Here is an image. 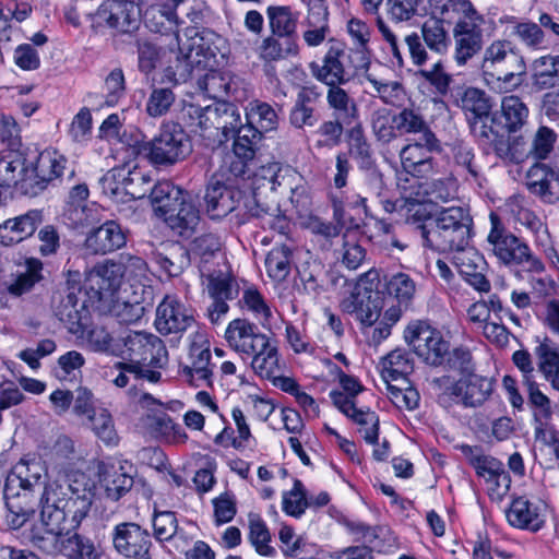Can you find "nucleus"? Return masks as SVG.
Wrapping results in <instances>:
<instances>
[{
  "mask_svg": "<svg viewBox=\"0 0 559 559\" xmlns=\"http://www.w3.org/2000/svg\"><path fill=\"white\" fill-rule=\"evenodd\" d=\"M206 290L211 298L234 299L237 289L233 275L227 270H214L206 276Z\"/></svg>",
  "mask_w": 559,
  "mask_h": 559,
  "instance_id": "bf43d9fd",
  "label": "nucleus"
},
{
  "mask_svg": "<svg viewBox=\"0 0 559 559\" xmlns=\"http://www.w3.org/2000/svg\"><path fill=\"white\" fill-rule=\"evenodd\" d=\"M126 242V231L120 224L107 221L87 235L84 247L88 253L106 254L120 249Z\"/></svg>",
  "mask_w": 559,
  "mask_h": 559,
  "instance_id": "b1692460",
  "label": "nucleus"
},
{
  "mask_svg": "<svg viewBox=\"0 0 559 559\" xmlns=\"http://www.w3.org/2000/svg\"><path fill=\"white\" fill-rule=\"evenodd\" d=\"M37 171L46 187L63 175L67 158L55 150H45L35 159Z\"/></svg>",
  "mask_w": 559,
  "mask_h": 559,
  "instance_id": "a18cd8bd",
  "label": "nucleus"
},
{
  "mask_svg": "<svg viewBox=\"0 0 559 559\" xmlns=\"http://www.w3.org/2000/svg\"><path fill=\"white\" fill-rule=\"evenodd\" d=\"M91 428L106 445H117L119 437L111 414L106 408H97L90 415Z\"/></svg>",
  "mask_w": 559,
  "mask_h": 559,
  "instance_id": "4d7b16f0",
  "label": "nucleus"
},
{
  "mask_svg": "<svg viewBox=\"0 0 559 559\" xmlns=\"http://www.w3.org/2000/svg\"><path fill=\"white\" fill-rule=\"evenodd\" d=\"M321 93L317 86H302L297 93L296 100L289 110V123L296 129L312 128L319 121L316 109Z\"/></svg>",
  "mask_w": 559,
  "mask_h": 559,
  "instance_id": "cd10ccee",
  "label": "nucleus"
},
{
  "mask_svg": "<svg viewBox=\"0 0 559 559\" xmlns=\"http://www.w3.org/2000/svg\"><path fill=\"white\" fill-rule=\"evenodd\" d=\"M491 228L487 236L488 250L497 258L498 262L507 267H523L530 273H543L545 265L536 257L530 246L507 230L499 217L490 214Z\"/></svg>",
  "mask_w": 559,
  "mask_h": 559,
  "instance_id": "0eeeda50",
  "label": "nucleus"
},
{
  "mask_svg": "<svg viewBox=\"0 0 559 559\" xmlns=\"http://www.w3.org/2000/svg\"><path fill=\"white\" fill-rule=\"evenodd\" d=\"M192 151L188 133L180 123L164 122L158 135L141 146V153L157 167H168L183 160Z\"/></svg>",
  "mask_w": 559,
  "mask_h": 559,
  "instance_id": "1a4fd4ad",
  "label": "nucleus"
},
{
  "mask_svg": "<svg viewBox=\"0 0 559 559\" xmlns=\"http://www.w3.org/2000/svg\"><path fill=\"white\" fill-rule=\"evenodd\" d=\"M290 250L285 247L273 248L265 259V269L267 275L275 282L281 283L287 278L290 273Z\"/></svg>",
  "mask_w": 559,
  "mask_h": 559,
  "instance_id": "13d9d810",
  "label": "nucleus"
},
{
  "mask_svg": "<svg viewBox=\"0 0 559 559\" xmlns=\"http://www.w3.org/2000/svg\"><path fill=\"white\" fill-rule=\"evenodd\" d=\"M66 548L64 556L68 559H100L102 552L97 549L94 542L78 532L66 533Z\"/></svg>",
  "mask_w": 559,
  "mask_h": 559,
  "instance_id": "09e8293b",
  "label": "nucleus"
},
{
  "mask_svg": "<svg viewBox=\"0 0 559 559\" xmlns=\"http://www.w3.org/2000/svg\"><path fill=\"white\" fill-rule=\"evenodd\" d=\"M148 193L151 203L159 217L177 205L183 197H187L182 189L168 180L158 181Z\"/></svg>",
  "mask_w": 559,
  "mask_h": 559,
  "instance_id": "ea45409f",
  "label": "nucleus"
},
{
  "mask_svg": "<svg viewBox=\"0 0 559 559\" xmlns=\"http://www.w3.org/2000/svg\"><path fill=\"white\" fill-rule=\"evenodd\" d=\"M507 520L515 528L534 533L545 525V520L539 513L538 507L525 497H516L512 500L507 510Z\"/></svg>",
  "mask_w": 559,
  "mask_h": 559,
  "instance_id": "c756f323",
  "label": "nucleus"
},
{
  "mask_svg": "<svg viewBox=\"0 0 559 559\" xmlns=\"http://www.w3.org/2000/svg\"><path fill=\"white\" fill-rule=\"evenodd\" d=\"M270 337L259 326L247 319L231 320L225 330V340L229 347L240 355L249 357L267 344Z\"/></svg>",
  "mask_w": 559,
  "mask_h": 559,
  "instance_id": "412c9836",
  "label": "nucleus"
},
{
  "mask_svg": "<svg viewBox=\"0 0 559 559\" xmlns=\"http://www.w3.org/2000/svg\"><path fill=\"white\" fill-rule=\"evenodd\" d=\"M481 71L497 81L500 92H510L522 84L526 63L512 41L496 39L484 51Z\"/></svg>",
  "mask_w": 559,
  "mask_h": 559,
  "instance_id": "39448f33",
  "label": "nucleus"
},
{
  "mask_svg": "<svg viewBox=\"0 0 559 559\" xmlns=\"http://www.w3.org/2000/svg\"><path fill=\"white\" fill-rule=\"evenodd\" d=\"M538 358V370L545 376L559 369V346L548 336H545L535 348Z\"/></svg>",
  "mask_w": 559,
  "mask_h": 559,
  "instance_id": "69168bd1",
  "label": "nucleus"
},
{
  "mask_svg": "<svg viewBox=\"0 0 559 559\" xmlns=\"http://www.w3.org/2000/svg\"><path fill=\"white\" fill-rule=\"evenodd\" d=\"M523 385L526 389L528 404L534 407V427L538 426V421L543 424L550 423L552 417L550 399L540 391L539 384L535 380L527 379Z\"/></svg>",
  "mask_w": 559,
  "mask_h": 559,
  "instance_id": "de8ad7c7",
  "label": "nucleus"
},
{
  "mask_svg": "<svg viewBox=\"0 0 559 559\" xmlns=\"http://www.w3.org/2000/svg\"><path fill=\"white\" fill-rule=\"evenodd\" d=\"M43 263L36 258H28L25 261V271L8 287V292L13 296H22L28 293L36 283L43 280Z\"/></svg>",
  "mask_w": 559,
  "mask_h": 559,
  "instance_id": "864d4df0",
  "label": "nucleus"
},
{
  "mask_svg": "<svg viewBox=\"0 0 559 559\" xmlns=\"http://www.w3.org/2000/svg\"><path fill=\"white\" fill-rule=\"evenodd\" d=\"M182 40L178 43L183 55L182 60L178 58L176 70L168 67L164 71V81L178 85L186 82L191 74L193 67L207 68L210 62L216 58L221 37L207 28L186 27L181 34Z\"/></svg>",
  "mask_w": 559,
  "mask_h": 559,
  "instance_id": "20e7f679",
  "label": "nucleus"
},
{
  "mask_svg": "<svg viewBox=\"0 0 559 559\" xmlns=\"http://www.w3.org/2000/svg\"><path fill=\"white\" fill-rule=\"evenodd\" d=\"M126 362H119L130 373L142 371V367L164 368L168 353L163 341L147 332L131 331L119 341L117 355Z\"/></svg>",
  "mask_w": 559,
  "mask_h": 559,
  "instance_id": "6e6552de",
  "label": "nucleus"
},
{
  "mask_svg": "<svg viewBox=\"0 0 559 559\" xmlns=\"http://www.w3.org/2000/svg\"><path fill=\"white\" fill-rule=\"evenodd\" d=\"M43 222L38 210H31L22 215L8 218L0 224V243L11 247L31 237Z\"/></svg>",
  "mask_w": 559,
  "mask_h": 559,
  "instance_id": "393cba45",
  "label": "nucleus"
},
{
  "mask_svg": "<svg viewBox=\"0 0 559 559\" xmlns=\"http://www.w3.org/2000/svg\"><path fill=\"white\" fill-rule=\"evenodd\" d=\"M526 187L543 203L559 202V180L556 174L545 166H533L527 173Z\"/></svg>",
  "mask_w": 559,
  "mask_h": 559,
  "instance_id": "c85d7f7f",
  "label": "nucleus"
},
{
  "mask_svg": "<svg viewBox=\"0 0 559 559\" xmlns=\"http://www.w3.org/2000/svg\"><path fill=\"white\" fill-rule=\"evenodd\" d=\"M432 17L441 22L468 19L479 14L469 0H430Z\"/></svg>",
  "mask_w": 559,
  "mask_h": 559,
  "instance_id": "4c0bfd02",
  "label": "nucleus"
},
{
  "mask_svg": "<svg viewBox=\"0 0 559 559\" xmlns=\"http://www.w3.org/2000/svg\"><path fill=\"white\" fill-rule=\"evenodd\" d=\"M27 157L24 153L15 150L0 152V187L13 189L21 174L25 170Z\"/></svg>",
  "mask_w": 559,
  "mask_h": 559,
  "instance_id": "e433bc0d",
  "label": "nucleus"
},
{
  "mask_svg": "<svg viewBox=\"0 0 559 559\" xmlns=\"http://www.w3.org/2000/svg\"><path fill=\"white\" fill-rule=\"evenodd\" d=\"M153 261L169 276H178L188 265V253L174 245L152 253Z\"/></svg>",
  "mask_w": 559,
  "mask_h": 559,
  "instance_id": "c03bdc74",
  "label": "nucleus"
},
{
  "mask_svg": "<svg viewBox=\"0 0 559 559\" xmlns=\"http://www.w3.org/2000/svg\"><path fill=\"white\" fill-rule=\"evenodd\" d=\"M194 324L193 310L174 295H166L156 308L155 326L163 335L181 334Z\"/></svg>",
  "mask_w": 559,
  "mask_h": 559,
  "instance_id": "2eb2a0df",
  "label": "nucleus"
},
{
  "mask_svg": "<svg viewBox=\"0 0 559 559\" xmlns=\"http://www.w3.org/2000/svg\"><path fill=\"white\" fill-rule=\"evenodd\" d=\"M56 317L72 334L83 329V319L86 317L84 301L80 300L74 292H69L55 310Z\"/></svg>",
  "mask_w": 559,
  "mask_h": 559,
  "instance_id": "c9c22d12",
  "label": "nucleus"
},
{
  "mask_svg": "<svg viewBox=\"0 0 559 559\" xmlns=\"http://www.w3.org/2000/svg\"><path fill=\"white\" fill-rule=\"evenodd\" d=\"M267 16L273 34L289 38L295 33L298 16L293 14L289 7H269Z\"/></svg>",
  "mask_w": 559,
  "mask_h": 559,
  "instance_id": "680f3d73",
  "label": "nucleus"
},
{
  "mask_svg": "<svg viewBox=\"0 0 559 559\" xmlns=\"http://www.w3.org/2000/svg\"><path fill=\"white\" fill-rule=\"evenodd\" d=\"M249 540L255 551L265 557H272L276 550L270 545L271 534L262 518L258 513L248 514Z\"/></svg>",
  "mask_w": 559,
  "mask_h": 559,
  "instance_id": "8fccbe9b",
  "label": "nucleus"
},
{
  "mask_svg": "<svg viewBox=\"0 0 559 559\" xmlns=\"http://www.w3.org/2000/svg\"><path fill=\"white\" fill-rule=\"evenodd\" d=\"M473 218L463 206L439 211L429 225L418 226L424 246L440 252L464 249L472 237Z\"/></svg>",
  "mask_w": 559,
  "mask_h": 559,
  "instance_id": "7ed1b4c3",
  "label": "nucleus"
},
{
  "mask_svg": "<svg viewBox=\"0 0 559 559\" xmlns=\"http://www.w3.org/2000/svg\"><path fill=\"white\" fill-rule=\"evenodd\" d=\"M394 121L399 132L418 134L420 139H426L427 144L435 142V133L430 129L419 107H415L413 104L403 107L394 115Z\"/></svg>",
  "mask_w": 559,
  "mask_h": 559,
  "instance_id": "473e14b6",
  "label": "nucleus"
},
{
  "mask_svg": "<svg viewBox=\"0 0 559 559\" xmlns=\"http://www.w3.org/2000/svg\"><path fill=\"white\" fill-rule=\"evenodd\" d=\"M251 367L261 378L270 380L281 372L280 354L275 343L267 340V344L251 354Z\"/></svg>",
  "mask_w": 559,
  "mask_h": 559,
  "instance_id": "58836bf2",
  "label": "nucleus"
},
{
  "mask_svg": "<svg viewBox=\"0 0 559 559\" xmlns=\"http://www.w3.org/2000/svg\"><path fill=\"white\" fill-rule=\"evenodd\" d=\"M246 118L261 133L275 130L278 124V117L274 108L270 104L259 100L249 104Z\"/></svg>",
  "mask_w": 559,
  "mask_h": 559,
  "instance_id": "603ef678",
  "label": "nucleus"
},
{
  "mask_svg": "<svg viewBox=\"0 0 559 559\" xmlns=\"http://www.w3.org/2000/svg\"><path fill=\"white\" fill-rule=\"evenodd\" d=\"M176 96L170 87H154L146 100L145 110L152 118H158L166 115Z\"/></svg>",
  "mask_w": 559,
  "mask_h": 559,
  "instance_id": "774afa93",
  "label": "nucleus"
},
{
  "mask_svg": "<svg viewBox=\"0 0 559 559\" xmlns=\"http://www.w3.org/2000/svg\"><path fill=\"white\" fill-rule=\"evenodd\" d=\"M435 389L438 391L437 400L443 407L453 404L465 408L483 406L492 395L495 381L492 378L478 373H467L454 380L450 376L433 379Z\"/></svg>",
  "mask_w": 559,
  "mask_h": 559,
  "instance_id": "423d86ee",
  "label": "nucleus"
},
{
  "mask_svg": "<svg viewBox=\"0 0 559 559\" xmlns=\"http://www.w3.org/2000/svg\"><path fill=\"white\" fill-rule=\"evenodd\" d=\"M211 349L207 341H193L189 348L188 362L181 365L180 374L195 388H212L215 365L211 361Z\"/></svg>",
  "mask_w": 559,
  "mask_h": 559,
  "instance_id": "dca6fc26",
  "label": "nucleus"
},
{
  "mask_svg": "<svg viewBox=\"0 0 559 559\" xmlns=\"http://www.w3.org/2000/svg\"><path fill=\"white\" fill-rule=\"evenodd\" d=\"M385 289L389 296L396 299L400 305H404L406 309L414 299L416 283L408 274L399 272L386 280Z\"/></svg>",
  "mask_w": 559,
  "mask_h": 559,
  "instance_id": "6e6d98bb",
  "label": "nucleus"
},
{
  "mask_svg": "<svg viewBox=\"0 0 559 559\" xmlns=\"http://www.w3.org/2000/svg\"><path fill=\"white\" fill-rule=\"evenodd\" d=\"M63 221L72 229H80L99 222V207L95 204H68Z\"/></svg>",
  "mask_w": 559,
  "mask_h": 559,
  "instance_id": "5fc2aeb1",
  "label": "nucleus"
},
{
  "mask_svg": "<svg viewBox=\"0 0 559 559\" xmlns=\"http://www.w3.org/2000/svg\"><path fill=\"white\" fill-rule=\"evenodd\" d=\"M95 15L99 22L122 34L136 31L141 22V10L131 0H105Z\"/></svg>",
  "mask_w": 559,
  "mask_h": 559,
  "instance_id": "a211bd4d",
  "label": "nucleus"
},
{
  "mask_svg": "<svg viewBox=\"0 0 559 559\" xmlns=\"http://www.w3.org/2000/svg\"><path fill=\"white\" fill-rule=\"evenodd\" d=\"M213 521L215 526L231 522L237 514V499L234 492L227 490L212 500Z\"/></svg>",
  "mask_w": 559,
  "mask_h": 559,
  "instance_id": "338daca9",
  "label": "nucleus"
},
{
  "mask_svg": "<svg viewBox=\"0 0 559 559\" xmlns=\"http://www.w3.org/2000/svg\"><path fill=\"white\" fill-rule=\"evenodd\" d=\"M257 193L254 192V206L249 207L251 216L261 218V225L263 228H269L277 231L278 234H285L289 227V221L284 214H281L278 207H263L257 201Z\"/></svg>",
  "mask_w": 559,
  "mask_h": 559,
  "instance_id": "0e129e2a",
  "label": "nucleus"
},
{
  "mask_svg": "<svg viewBox=\"0 0 559 559\" xmlns=\"http://www.w3.org/2000/svg\"><path fill=\"white\" fill-rule=\"evenodd\" d=\"M337 258L348 270H357L367 259V251L355 231L345 233L342 246L337 250Z\"/></svg>",
  "mask_w": 559,
  "mask_h": 559,
  "instance_id": "79ce46f5",
  "label": "nucleus"
},
{
  "mask_svg": "<svg viewBox=\"0 0 559 559\" xmlns=\"http://www.w3.org/2000/svg\"><path fill=\"white\" fill-rule=\"evenodd\" d=\"M503 211L513 218L514 222L528 229L535 237L548 228L532 210L530 200L523 194L509 197L503 204Z\"/></svg>",
  "mask_w": 559,
  "mask_h": 559,
  "instance_id": "7c9ffc66",
  "label": "nucleus"
},
{
  "mask_svg": "<svg viewBox=\"0 0 559 559\" xmlns=\"http://www.w3.org/2000/svg\"><path fill=\"white\" fill-rule=\"evenodd\" d=\"M152 178L148 173L138 166L133 168L115 167L107 171L100 183L105 193L117 195L122 189L133 199L144 198L151 190Z\"/></svg>",
  "mask_w": 559,
  "mask_h": 559,
  "instance_id": "4468645a",
  "label": "nucleus"
},
{
  "mask_svg": "<svg viewBox=\"0 0 559 559\" xmlns=\"http://www.w3.org/2000/svg\"><path fill=\"white\" fill-rule=\"evenodd\" d=\"M144 23L154 33L173 34L177 43L182 40L175 8L169 4L154 3L150 5L144 12Z\"/></svg>",
  "mask_w": 559,
  "mask_h": 559,
  "instance_id": "2f4dec72",
  "label": "nucleus"
},
{
  "mask_svg": "<svg viewBox=\"0 0 559 559\" xmlns=\"http://www.w3.org/2000/svg\"><path fill=\"white\" fill-rule=\"evenodd\" d=\"M241 191L212 179L205 190V212L211 219H221L237 210Z\"/></svg>",
  "mask_w": 559,
  "mask_h": 559,
  "instance_id": "5701e85b",
  "label": "nucleus"
},
{
  "mask_svg": "<svg viewBox=\"0 0 559 559\" xmlns=\"http://www.w3.org/2000/svg\"><path fill=\"white\" fill-rule=\"evenodd\" d=\"M46 188L35 163L27 160L23 175L21 174L13 188V193L33 198L40 194Z\"/></svg>",
  "mask_w": 559,
  "mask_h": 559,
  "instance_id": "e2e57ef3",
  "label": "nucleus"
},
{
  "mask_svg": "<svg viewBox=\"0 0 559 559\" xmlns=\"http://www.w3.org/2000/svg\"><path fill=\"white\" fill-rule=\"evenodd\" d=\"M95 485L86 474H76L64 480H55L40 496V518L46 535L37 538V546L50 556L64 555L66 533L80 527L88 515Z\"/></svg>",
  "mask_w": 559,
  "mask_h": 559,
  "instance_id": "f257e3e1",
  "label": "nucleus"
},
{
  "mask_svg": "<svg viewBox=\"0 0 559 559\" xmlns=\"http://www.w3.org/2000/svg\"><path fill=\"white\" fill-rule=\"evenodd\" d=\"M94 308L103 313L116 318L120 323H136L145 313V307L139 300L128 301L120 297H112L107 302H100Z\"/></svg>",
  "mask_w": 559,
  "mask_h": 559,
  "instance_id": "f704fd0d",
  "label": "nucleus"
},
{
  "mask_svg": "<svg viewBox=\"0 0 559 559\" xmlns=\"http://www.w3.org/2000/svg\"><path fill=\"white\" fill-rule=\"evenodd\" d=\"M88 282L92 307L100 302H107V300L116 297L118 288L124 282L123 273L117 259L107 260L95 266Z\"/></svg>",
  "mask_w": 559,
  "mask_h": 559,
  "instance_id": "4be33fe9",
  "label": "nucleus"
},
{
  "mask_svg": "<svg viewBox=\"0 0 559 559\" xmlns=\"http://www.w3.org/2000/svg\"><path fill=\"white\" fill-rule=\"evenodd\" d=\"M365 80L370 83L373 92L370 95L379 97L384 104L400 107L406 97V92L399 81H384L377 79L372 73H366Z\"/></svg>",
  "mask_w": 559,
  "mask_h": 559,
  "instance_id": "37998d69",
  "label": "nucleus"
},
{
  "mask_svg": "<svg viewBox=\"0 0 559 559\" xmlns=\"http://www.w3.org/2000/svg\"><path fill=\"white\" fill-rule=\"evenodd\" d=\"M452 96L454 105L462 109L474 134L489 139L492 130L484 124L483 120L487 119L492 110L491 97L484 90L473 86L459 87Z\"/></svg>",
  "mask_w": 559,
  "mask_h": 559,
  "instance_id": "f8f14e48",
  "label": "nucleus"
},
{
  "mask_svg": "<svg viewBox=\"0 0 559 559\" xmlns=\"http://www.w3.org/2000/svg\"><path fill=\"white\" fill-rule=\"evenodd\" d=\"M405 343L428 366L440 367L449 355L450 342L428 320L411 321L403 333Z\"/></svg>",
  "mask_w": 559,
  "mask_h": 559,
  "instance_id": "9d476101",
  "label": "nucleus"
},
{
  "mask_svg": "<svg viewBox=\"0 0 559 559\" xmlns=\"http://www.w3.org/2000/svg\"><path fill=\"white\" fill-rule=\"evenodd\" d=\"M437 136L435 142L427 144L426 139H418L414 143L405 145L400 153L403 169L416 178H428L437 173V165L431 156L433 151H439Z\"/></svg>",
  "mask_w": 559,
  "mask_h": 559,
  "instance_id": "6ab92c4d",
  "label": "nucleus"
},
{
  "mask_svg": "<svg viewBox=\"0 0 559 559\" xmlns=\"http://www.w3.org/2000/svg\"><path fill=\"white\" fill-rule=\"evenodd\" d=\"M425 45L433 52L445 53L450 45L448 32L437 17L426 20L421 26V35Z\"/></svg>",
  "mask_w": 559,
  "mask_h": 559,
  "instance_id": "3c124183",
  "label": "nucleus"
},
{
  "mask_svg": "<svg viewBox=\"0 0 559 559\" xmlns=\"http://www.w3.org/2000/svg\"><path fill=\"white\" fill-rule=\"evenodd\" d=\"M162 217L176 235L186 239L192 237L200 225V212L186 197L166 211Z\"/></svg>",
  "mask_w": 559,
  "mask_h": 559,
  "instance_id": "a878e982",
  "label": "nucleus"
},
{
  "mask_svg": "<svg viewBox=\"0 0 559 559\" xmlns=\"http://www.w3.org/2000/svg\"><path fill=\"white\" fill-rule=\"evenodd\" d=\"M81 472L48 479L46 463L41 459L23 457L11 469L4 484L8 508L7 521L11 528L22 527L40 507L39 500L45 487L55 480H64Z\"/></svg>",
  "mask_w": 559,
  "mask_h": 559,
  "instance_id": "f03ea898",
  "label": "nucleus"
},
{
  "mask_svg": "<svg viewBox=\"0 0 559 559\" xmlns=\"http://www.w3.org/2000/svg\"><path fill=\"white\" fill-rule=\"evenodd\" d=\"M381 376L385 382L405 379L413 370V362L406 350L397 348L389 353L380 362Z\"/></svg>",
  "mask_w": 559,
  "mask_h": 559,
  "instance_id": "a19ab883",
  "label": "nucleus"
},
{
  "mask_svg": "<svg viewBox=\"0 0 559 559\" xmlns=\"http://www.w3.org/2000/svg\"><path fill=\"white\" fill-rule=\"evenodd\" d=\"M344 55V46L340 41L330 40L329 49L323 58V64L312 62L310 69L312 75L328 86L341 85L348 82L344 66L341 61Z\"/></svg>",
  "mask_w": 559,
  "mask_h": 559,
  "instance_id": "bb28decb",
  "label": "nucleus"
},
{
  "mask_svg": "<svg viewBox=\"0 0 559 559\" xmlns=\"http://www.w3.org/2000/svg\"><path fill=\"white\" fill-rule=\"evenodd\" d=\"M329 108L333 110L335 119L346 126L359 121V109L356 100L341 85L329 86L326 93Z\"/></svg>",
  "mask_w": 559,
  "mask_h": 559,
  "instance_id": "72a5a7b5",
  "label": "nucleus"
},
{
  "mask_svg": "<svg viewBox=\"0 0 559 559\" xmlns=\"http://www.w3.org/2000/svg\"><path fill=\"white\" fill-rule=\"evenodd\" d=\"M501 112L504 118V127L509 132L520 130L528 118L527 106L515 95H509L502 98Z\"/></svg>",
  "mask_w": 559,
  "mask_h": 559,
  "instance_id": "49530a36",
  "label": "nucleus"
},
{
  "mask_svg": "<svg viewBox=\"0 0 559 559\" xmlns=\"http://www.w3.org/2000/svg\"><path fill=\"white\" fill-rule=\"evenodd\" d=\"M132 468L127 462L118 460H104L97 464L98 485L107 499L118 501L133 487V477L127 472Z\"/></svg>",
  "mask_w": 559,
  "mask_h": 559,
  "instance_id": "aec40b11",
  "label": "nucleus"
},
{
  "mask_svg": "<svg viewBox=\"0 0 559 559\" xmlns=\"http://www.w3.org/2000/svg\"><path fill=\"white\" fill-rule=\"evenodd\" d=\"M370 274L366 273L352 294L340 304L343 312L354 314L366 326H371L378 321L383 307L379 292L373 289L372 284L367 286L365 283V278Z\"/></svg>",
  "mask_w": 559,
  "mask_h": 559,
  "instance_id": "ddd939ff",
  "label": "nucleus"
},
{
  "mask_svg": "<svg viewBox=\"0 0 559 559\" xmlns=\"http://www.w3.org/2000/svg\"><path fill=\"white\" fill-rule=\"evenodd\" d=\"M485 20L481 14L474 17L460 19L453 28L454 60L459 66L476 56L483 47L484 32L481 25Z\"/></svg>",
  "mask_w": 559,
  "mask_h": 559,
  "instance_id": "f3484780",
  "label": "nucleus"
},
{
  "mask_svg": "<svg viewBox=\"0 0 559 559\" xmlns=\"http://www.w3.org/2000/svg\"><path fill=\"white\" fill-rule=\"evenodd\" d=\"M241 301L243 307L252 313L263 328L270 325L273 317L271 307L264 296L255 287L245 289Z\"/></svg>",
  "mask_w": 559,
  "mask_h": 559,
  "instance_id": "052dcab7",
  "label": "nucleus"
},
{
  "mask_svg": "<svg viewBox=\"0 0 559 559\" xmlns=\"http://www.w3.org/2000/svg\"><path fill=\"white\" fill-rule=\"evenodd\" d=\"M116 554L123 559H156L157 549L150 531L136 522H120L110 533Z\"/></svg>",
  "mask_w": 559,
  "mask_h": 559,
  "instance_id": "9b49d317",
  "label": "nucleus"
}]
</instances>
